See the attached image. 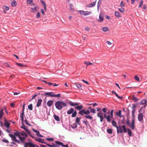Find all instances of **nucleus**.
Listing matches in <instances>:
<instances>
[{
	"instance_id": "nucleus-51",
	"label": "nucleus",
	"mask_w": 147,
	"mask_h": 147,
	"mask_svg": "<svg viewBox=\"0 0 147 147\" xmlns=\"http://www.w3.org/2000/svg\"><path fill=\"white\" fill-rule=\"evenodd\" d=\"M135 112V110L134 109H133L132 111V118H134V119L135 115H134V113Z\"/></svg>"
},
{
	"instance_id": "nucleus-14",
	"label": "nucleus",
	"mask_w": 147,
	"mask_h": 147,
	"mask_svg": "<svg viewBox=\"0 0 147 147\" xmlns=\"http://www.w3.org/2000/svg\"><path fill=\"white\" fill-rule=\"evenodd\" d=\"M68 103L71 106H78L80 104L79 103H78V102H71V101H70L68 102Z\"/></svg>"
},
{
	"instance_id": "nucleus-37",
	"label": "nucleus",
	"mask_w": 147,
	"mask_h": 147,
	"mask_svg": "<svg viewBox=\"0 0 147 147\" xmlns=\"http://www.w3.org/2000/svg\"><path fill=\"white\" fill-rule=\"evenodd\" d=\"M118 10L120 12L122 13L124 12L125 11L124 8L123 7L118 9Z\"/></svg>"
},
{
	"instance_id": "nucleus-15",
	"label": "nucleus",
	"mask_w": 147,
	"mask_h": 147,
	"mask_svg": "<svg viewBox=\"0 0 147 147\" xmlns=\"http://www.w3.org/2000/svg\"><path fill=\"white\" fill-rule=\"evenodd\" d=\"M55 143L57 145H61L63 147H69V146L67 145H63L62 143L59 142L55 141Z\"/></svg>"
},
{
	"instance_id": "nucleus-47",
	"label": "nucleus",
	"mask_w": 147,
	"mask_h": 147,
	"mask_svg": "<svg viewBox=\"0 0 147 147\" xmlns=\"http://www.w3.org/2000/svg\"><path fill=\"white\" fill-rule=\"evenodd\" d=\"M36 134L38 137H43V136H42L40 134V133H39V131H38V132H37V133H36Z\"/></svg>"
},
{
	"instance_id": "nucleus-43",
	"label": "nucleus",
	"mask_w": 147,
	"mask_h": 147,
	"mask_svg": "<svg viewBox=\"0 0 147 147\" xmlns=\"http://www.w3.org/2000/svg\"><path fill=\"white\" fill-rule=\"evenodd\" d=\"M28 109L30 110H32V104H30L28 106Z\"/></svg>"
},
{
	"instance_id": "nucleus-2",
	"label": "nucleus",
	"mask_w": 147,
	"mask_h": 147,
	"mask_svg": "<svg viewBox=\"0 0 147 147\" xmlns=\"http://www.w3.org/2000/svg\"><path fill=\"white\" fill-rule=\"evenodd\" d=\"M83 108V107L82 105L78 106L75 107V109L80 111L79 113L81 115H83L84 114L88 115L90 113V112L89 110L86 111L85 109L81 110Z\"/></svg>"
},
{
	"instance_id": "nucleus-40",
	"label": "nucleus",
	"mask_w": 147,
	"mask_h": 147,
	"mask_svg": "<svg viewBox=\"0 0 147 147\" xmlns=\"http://www.w3.org/2000/svg\"><path fill=\"white\" fill-rule=\"evenodd\" d=\"M77 112L76 111H74L73 113L71 115V116L72 117H75L77 115Z\"/></svg>"
},
{
	"instance_id": "nucleus-46",
	"label": "nucleus",
	"mask_w": 147,
	"mask_h": 147,
	"mask_svg": "<svg viewBox=\"0 0 147 147\" xmlns=\"http://www.w3.org/2000/svg\"><path fill=\"white\" fill-rule=\"evenodd\" d=\"M61 97V95L60 94H53V97Z\"/></svg>"
},
{
	"instance_id": "nucleus-1",
	"label": "nucleus",
	"mask_w": 147,
	"mask_h": 147,
	"mask_svg": "<svg viewBox=\"0 0 147 147\" xmlns=\"http://www.w3.org/2000/svg\"><path fill=\"white\" fill-rule=\"evenodd\" d=\"M67 102H64L62 101H58L55 103L56 108L59 110H61L63 108L67 106Z\"/></svg>"
},
{
	"instance_id": "nucleus-61",
	"label": "nucleus",
	"mask_w": 147,
	"mask_h": 147,
	"mask_svg": "<svg viewBox=\"0 0 147 147\" xmlns=\"http://www.w3.org/2000/svg\"><path fill=\"white\" fill-rule=\"evenodd\" d=\"M47 140L49 141H53V138H47Z\"/></svg>"
},
{
	"instance_id": "nucleus-13",
	"label": "nucleus",
	"mask_w": 147,
	"mask_h": 147,
	"mask_svg": "<svg viewBox=\"0 0 147 147\" xmlns=\"http://www.w3.org/2000/svg\"><path fill=\"white\" fill-rule=\"evenodd\" d=\"M104 117L105 118H106L107 121L109 122H110L111 121V119H110V116L109 115L108 116L107 115V114L106 113L104 114Z\"/></svg>"
},
{
	"instance_id": "nucleus-62",
	"label": "nucleus",
	"mask_w": 147,
	"mask_h": 147,
	"mask_svg": "<svg viewBox=\"0 0 147 147\" xmlns=\"http://www.w3.org/2000/svg\"><path fill=\"white\" fill-rule=\"evenodd\" d=\"M106 43L109 45H111L112 44V43H111L110 41H106Z\"/></svg>"
},
{
	"instance_id": "nucleus-9",
	"label": "nucleus",
	"mask_w": 147,
	"mask_h": 147,
	"mask_svg": "<svg viewBox=\"0 0 147 147\" xmlns=\"http://www.w3.org/2000/svg\"><path fill=\"white\" fill-rule=\"evenodd\" d=\"M134 122H135V119L134 118H133L132 120V123L131 125H129V126L132 129H134L135 127L134 125Z\"/></svg>"
},
{
	"instance_id": "nucleus-28",
	"label": "nucleus",
	"mask_w": 147,
	"mask_h": 147,
	"mask_svg": "<svg viewBox=\"0 0 147 147\" xmlns=\"http://www.w3.org/2000/svg\"><path fill=\"white\" fill-rule=\"evenodd\" d=\"M10 123L7 122H5V123L4 125V126L6 127L7 128H8L9 127V126L10 125Z\"/></svg>"
},
{
	"instance_id": "nucleus-19",
	"label": "nucleus",
	"mask_w": 147,
	"mask_h": 147,
	"mask_svg": "<svg viewBox=\"0 0 147 147\" xmlns=\"http://www.w3.org/2000/svg\"><path fill=\"white\" fill-rule=\"evenodd\" d=\"M74 111V109L72 108H71L67 111V113L68 114H70L72 113Z\"/></svg>"
},
{
	"instance_id": "nucleus-39",
	"label": "nucleus",
	"mask_w": 147,
	"mask_h": 147,
	"mask_svg": "<svg viewBox=\"0 0 147 147\" xmlns=\"http://www.w3.org/2000/svg\"><path fill=\"white\" fill-rule=\"evenodd\" d=\"M85 117L87 119H92V116L90 115H86L85 116Z\"/></svg>"
},
{
	"instance_id": "nucleus-23",
	"label": "nucleus",
	"mask_w": 147,
	"mask_h": 147,
	"mask_svg": "<svg viewBox=\"0 0 147 147\" xmlns=\"http://www.w3.org/2000/svg\"><path fill=\"white\" fill-rule=\"evenodd\" d=\"M115 16L117 17L120 18V17H121V14H120L118 12L115 11Z\"/></svg>"
},
{
	"instance_id": "nucleus-35",
	"label": "nucleus",
	"mask_w": 147,
	"mask_h": 147,
	"mask_svg": "<svg viewBox=\"0 0 147 147\" xmlns=\"http://www.w3.org/2000/svg\"><path fill=\"white\" fill-rule=\"evenodd\" d=\"M84 63L87 66H88V65H91L93 64L91 62H90L88 61L84 62Z\"/></svg>"
},
{
	"instance_id": "nucleus-63",
	"label": "nucleus",
	"mask_w": 147,
	"mask_h": 147,
	"mask_svg": "<svg viewBox=\"0 0 147 147\" xmlns=\"http://www.w3.org/2000/svg\"><path fill=\"white\" fill-rule=\"evenodd\" d=\"M142 4H143V1H142V0H141L140 4L139 5V7H142Z\"/></svg>"
},
{
	"instance_id": "nucleus-7",
	"label": "nucleus",
	"mask_w": 147,
	"mask_h": 147,
	"mask_svg": "<svg viewBox=\"0 0 147 147\" xmlns=\"http://www.w3.org/2000/svg\"><path fill=\"white\" fill-rule=\"evenodd\" d=\"M24 147H35L34 144L31 142H26L25 143Z\"/></svg>"
},
{
	"instance_id": "nucleus-16",
	"label": "nucleus",
	"mask_w": 147,
	"mask_h": 147,
	"mask_svg": "<svg viewBox=\"0 0 147 147\" xmlns=\"http://www.w3.org/2000/svg\"><path fill=\"white\" fill-rule=\"evenodd\" d=\"M69 7L70 10L71 12H73L75 11V9L74 8L73 5L71 3L69 4Z\"/></svg>"
},
{
	"instance_id": "nucleus-36",
	"label": "nucleus",
	"mask_w": 147,
	"mask_h": 147,
	"mask_svg": "<svg viewBox=\"0 0 147 147\" xmlns=\"http://www.w3.org/2000/svg\"><path fill=\"white\" fill-rule=\"evenodd\" d=\"M16 64L17 65L20 66L21 67H22L23 66L26 67V65L22 64L21 63H16Z\"/></svg>"
},
{
	"instance_id": "nucleus-18",
	"label": "nucleus",
	"mask_w": 147,
	"mask_h": 147,
	"mask_svg": "<svg viewBox=\"0 0 147 147\" xmlns=\"http://www.w3.org/2000/svg\"><path fill=\"white\" fill-rule=\"evenodd\" d=\"M38 7L37 6H35L34 7L31 8V12L32 13H35L37 11Z\"/></svg>"
},
{
	"instance_id": "nucleus-21",
	"label": "nucleus",
	"mask_w": 147,
	"mask_h": 147,
	"mask_svg": "<svg viewBox=\"0 0 147 147\" xmlns=\"http://www.w3.org/2000/svg\"><path fill=\"white\" fill-rule=\"evenodd\" d=\"M42 101V100L41 99H38V102L36 105V106L37 107H38L40 106Z\"/></svg>"
},
{
	"instance_id": "nucleus-44",
	"label": "nucleus",
	"mask_w": 147,
	"mask_h": 147,
	"mask_svg": "<svg viewBox=\"0 0 147 147\" xmlns=\"http://www.w3.org/2000/svg\"><path fill=\"white\" fill-rule=\"evenodd\" d=\"M121 110H119L118 112H117L116 113V114L117 115L119 116L120 117H121Z\"/></svg>"
},
{
	"instance_id": "nucleus-54",
	"label": "nucleus",
	"mask_w": 147,
	"mask_h": 147,
	"mask_svg": "<svg viewBox=\"0 0 147 147\" xmlns=\"http://www.w3.org/2000/svg\"><path fill=\"white\" fill-rule=\"evenodd\" d=\"M132 100H134L135 101H136L139 100V99L137 98L136 97H134L132 98Z\"/></svg>"
},
{
	"instance_id": "nucleus-17",
	"label": "nucleus",
	"mask_w": 147,
	"mask_h": 147,
	"mask_svg": "<svg viewBox=\"0 0 147 147\" xmlns=\"http://www.w3.org/2000/svg\"><path fill=\"white\" fill-rule=\"evenodd\" d=\"M53 103V100H50L48 101L47 102V105L48 106L51 107Z\"/></svg>"
},
{
	"instance_id": "nucleus-29",
	"label": "nucleus",
	"mask_w": 147,
	"mask_h": 147,
	"mask_svg": "<svg viewBox=\"0 0 147 147\" xmlns=\"http://www.w3.org/2000/svg\"><path fill=\"white\" fill-rule=\"evenodd\" d=\"M80 118L77 117L76 118V124H79V122L80 121Z\"/></svg>"
},
{
	"instance_id": "nucleus-8",
	"label": "nucleus",
	"mask_w": 147,
	"mask_h": 147,
	"mask_svg": "<svg viewBox=\"0 0 147 147\" xmlns=\"http://www.w3.org/2000/svg\"><path fill=\"white\" fill-rule=\"evenodd\" d=\"M102 113L100 111L99 113L97 114V116L100 117V121L102 122L103 121V117L102 115Z\"/></svg>"
},
{
	"instance_id": "nucleus-31",
	"label": "nucleus",
	"mask_w": 147,
	"mask_h": 147,
	"mask_svg": "<svg viewBox=\"0 0 147 147\" xmlns=\"http://www.w3.org/2000/svg\"><path fill=\"white\" fill-rule=\"evenodd\" d=\"M75 85H76V87L79 89H81V88L82 87L81 85L78 83H75Z\"/></svg>"
},
{
	"instance_id": "nucleus-64",
	"label": "nucleus",
	"mask_w": 147,
	"mask_h": 147,
	"mask_svg": "<svg viewBox=\"0 0 147 147\" xmlns=\"http://www.w3.org/2000/svg\"><path fill=\"white\" fill-rule=\"evenodd\" d=\"M82 81H83L84 83H85L87 84H89V83L87 81H86L85 80H82Z\"/></svg>"
},
{
	"instance_id": "nucleus-11",
	"label": "nucleus",
	"mask_w": 147,
	"mask_h": 147,
	"mask_svg": "<svg viewBox=\"0 0 147 147\" xmlns=\"http://www.w3.org/2000/svg\"><path fill=\"white\" fill-rule=\"evenodd\" d=\"M138 119L140 121H143V115L142 113H140L138 115Z\"/></svg>"
},
{
	"instance_id": "nucleus-52",
	"label": "nucleus",
	"mask_w": 147,
	"mask_h": 147,
	"mask_svg": "<svg viewBox=\"0 0 147 147\" xmlns=\"http://www.w3.org/2000/svg\"><path fill=\"white\" fill-rule=\"evenodd\" d=\"M115 95L119 98V99H120L121 100H122L123 99V96H119L117 94H115Z\"/></svg>"
},
{
	"instance_id": "nucleus-26",
	"label": "nucleus",
	"mask_w": 147,
	"mask_h": 147,
	"mask_svg": "<svg viewBox=\"0 0 147 147\" xmlns=\"http://www.w3.org/2000/svg\"><path fill=\"white\" fill-rule=\"evenodd\" d=\"M54 117L56 121H60L59 117L58 116L54 115Z\"/></svg>"
},
{
	"instance_id": "nucleus-34",
	"label": "nucleus",
	"mask_w": 147,
	"mask_h": 147,
	"mask_svg": "<svg viewBox=\"0 0 147 147\" xmlns=\"http://www.w3.org/2000/svg\"><path fill=\"white\" fill-rule=\"evenodd\" d=\"M102 31L104 32L108 31L109 30V28L107 27H104L102 28Z\"/></svg>"
},
{
	"instance_id": "nucleus-20",
	"label": "nucleus",
	"mask_w": 147,
	"mask_h": 147,
	"mask_svg": "<svg viewBox=\"0 0 147 147\" xmlns=\"http://www.w3.org/2000/svg\"><path fill=\"white\" fill-rule=\"evenodd\" d=\"M53 92H46L44 94V95L46 96L49 95V96H53V94H52Z\"/></svg>"
},
{
	"instance_id": "nucleus-55",
	"label": "nucleus",
	"mask_w": 147,
	"mask_h": 147,
	"mask_svg": "<svg viewBox=\"0 0 147 147\" xmlns=\"http://www.w3.org/2000/svg\"><path fill=\"white\" fill-rule=\"evenodd\" d=\"M120 5L121 7H124L125 6V4L122 1H121L120 4Z\"/></svg>"
},
{
	"instance_id": "nucleus-41",
	"label": "nucleus",
	"mask_w": 147,
	"mask_h": 147,
	"mask_svg": "<svg viewBox=\"0 0 147 147\" xmlns=\"http://www.w3.org/2000/svg\"><path fill=\"white\" fill-rule=\"evenodd\" d=\"M127 130H128V134L129 135V136H131V134H132V132L129 129H127Z\"/></svg>"
},
{
	"instance_id": "nucleus-48",
	"label": "nucleus",
	"mask_w": 147,
	"mask_h": 147,
	"mask_svg": "<svg viewBox=\"0 0 147 147\" xmlns=\"http://www.w3.org/2000/svg\"><path fill=\"white\" fill-rule=\"evenodd\" d=\"M90 111L93 113H96V109H91Z\"/></svg>"
},
{
	"instance_id": "nucleus-33",
	"label": "nucleus",
	"mask_w": 147,
	"mask_h": 147,
	"mask_svg": "<svg viewBox=\"0 0 147 147\" xmlns=\"http://www.w3.org/2000/svg\"><path fill=\"white\" fill-rule=\"evenodd\" d=\"M48 84L49 86L53 85L54 86H58L57 84L55 83H52L51 82L48 83Z\"/></svg>"
},
{
	"instance_id": "nucleus-49",
	"label": "nucleus",
	"mask_w": 147,
	"mask_h": 147,
	"mask_svg": "<svg viewBox=\"0 0 147 147\" xmlns=\"http://www.w3.org/2000/svg\"><path fill=\"white\" fill-rule=\"evenodd\" d=\"M35 140L36 141L38 142H42V140L41 139H39L38 138H36L35 139Z\"/></svg>"
},
{
	"instance_id": "nucleus-50",
	"label": "nucleus",
	"mask_w": 147,
	"mask_h": 147,
	"mask_svg": "<svg viewBox=\"0 0 147 147\" xmlns=\"http://www.w3.org/2000/svg\"><path fill=\"white\" fill-rule=\"evenodd\" d=\"M27 3V4H30L31 3L33 2L32 0H26Z\"/></svg>"
},
{
	"instance_id": "nucleus-4",
	"label": "nucleus",
	"mask_w": 147,
	"mask_h": 147,
	"mask_svg": "<svg viewBox=\"0 0 147 147\" xmlns=\"http://www.w3.org/2000/svg\"><path fill=\"white\" fill-rule=\"evenodd\" d=\"M28 135L24 132L22 131L20 132V137L19 139L20 140V142L24 143V141L25 139L28 137Z\"/></svg>"
},
{
	"instance_id": "nucleus-12",
	"label": "nucleus",
	"mask_w": 147,
	"mask_h": 147,
	"mask_svg": "<svg viewBox=\"0 0 147 147\" xmlns=\"http://www.w3.org/2000/svg\"><path fill=\"white\" fill-rule=\"evenodd\" d=\"M96 1H94V2H93V3H91L89 4H88L87 5H86V6L87 7H92L94 6L95 5L96 3Z\"/></svg>"
},
{
	"instance_id": "nucleus-30",
	"label": "nucleus",
	"mask_w": 147,
	"mask_h": 147,
	"mask_svg": "<svg viewBox=\"0 0 147 147\" xmlns=\"http://www.w3.org/2000/svg\"><path fill=\"white\" fill-rule=\"evenodd\" d=\"M27 133L30 137L32 138H34V134L30 132L29 131L28 132H27Z\"/></svg>"
},
{
	"instance_id": "nucleus-45",
	"label": "nucleus",
	"mask_w": 147,
	"mask_h": 147,
	"mask_svg": "<svg viewBox=\"0 0 147 147\" xmlns=\"http://www.w3.org/2000/svg\"><path fill=\"white\" fill-rule=\"evenodd\" d=\"M107 132L109 134H111L112 132V130L111 129H109L107 130Z\"/></svg>"
},
{
	"instance_id": "nucleus-57",
	"label": "nucleus",
	"mask_w": 147,
	"mask_h": 147,
	"mask_svg": "<svg viewBox=\"0 0 147 147\" xmlns=\"http://www.w3.org/2000/svg\"><path fill=\"white\" fill-rule=\"evenodd\" d=\"M4 65L7 67H10V65L7 63H5L4 64Z\"/></svg>"
},
{
	"instance_id": "nucleus-42",
	"label": "nucleus",
	"mask_w": 147,
	"mask_h": 147,
	"mask_svg": "<svg viewBox=\"0 0 147 147\" xmlns=\"http://www.w3.org/2000/svg\"><path fill=\"white\" fill-rule=\"evenodd\" d=\"M11 5L12 6L15 7L17 5V3L16 1H14L11 3Z\"/></svg>"
},
{
	"instance_id": "nucleus-5",
	"label": "nucleus",
	"mask_w": 147,
	"mask_h": 147,
	"mask_svg": "<svg viewBox=\"0 0 147 147\" xmlns=\"http://www.w3.org/2000/svg\"><path fill=\"white\" fill-rule=\"evenodd\" d=\"M78 12L82 15L88 16L92 13V12L90 11H84L83 10H79Z\"/></svg>"
},
{
	"instance_id": "nucleus-53",
	"label": "nucleus",
	"mask_w": 147,
	"mask_h": 147,
	"mask_svg": "<svg viewBox=\"0 0 147 147\" xmlns=\"http://www.w3.org/2000/svg\"><path fill=\"white\" fill-rule=\"evenodd\" d=\"M102 110L105 113L107 112V109L106 108H104L102 109Z\"/></svg>"
},
{
	"instance_id": "nucleus-56",
	"label": "nucleus",
	"mask_w": 147,
	"mask_h": 147,
	"mask_svg": "<svg viewBox=\"0 0 147 147\" xmlns=\"http://www.w3.org/2000/svg\"><path fill=\"white\" fill-rule=\"evenodd\" d=\"M135 79L136 80L139 81H140V78L137 76H135L134 77Z\"/></svg>"
},
{
	"instance_id": "nucleus-38",
	"label": "nucleus",
	"mask_w": 147,
	"mask_h": 147,
	"mask_svg": "<svg viewBox=\"0 0 147 147\" xmlns=\"http://www.w3.org/2000/svg\"><path fill=\"white\" fill-rule=\"evenodd\" d=\"M3 8L5 10H6V11H7V10H9V8L7 6H5V5H4L3 6Z\"/></svg>"
},
{
	"instance_id": "nucleus-59",
	"label": "nucleus",
	"mask_w": 147,
	"mask_h": 147,
	"mask_svg": "<svg viewBox=\"0 0 147 147\" xmlns=\"http://www.w3.org/2000/svg\"><path fill=\"white\" fill-rule=\"evenodd\" d=\"M2 141H3V142H5V143H8L9 142L7 140H3Z\"/></svg>"
},
{
	"instance_id": "nucleus-27",
	"label": "nucleus",
	"mask_w": 147,
	"mask_h": 147,
	"mask_svg": "<svg viewBox=\"0 0 147 147\" xmlns=\"http://www.w3.org/2000/svg\"><path fill=\"white\" fill-rule=\"evenodd\" d=\"M112 123L113 126L116 127L117 128V127H118V126H117V124L116 122L114 120L112 121Z\"/></svg>"
},
{
	"instance_id": "nucleus-60",
	"label": "nucleus",
	"mask_w": 147,
	"mask_h": 147,
	"mask_svg": "<svg viewBox=\"0 0 147 147\" xmlns=\"http://www.w3.org/2000/svg\"><path fill=\"white\" fill-rule=\"evenodd\" d=\"M24 110H22V112L21 113V115H20V117H24Z\"/></svg>"
},
{
	"instance_id": "nucleus-6",
	"label": "nucleus",
	"mask_w": 147,
	"mask_h": 147,
	"mask_svg": "<svg viewBox=\"0 0 147 147\" xmlns=\"http://www.w3.org/2000/svg\"><path fill=\"white\" fill-rule=\"evenodd\" d=\"M9 136L11 138V140L13 141L16 142L18 144H20V141L16 139V137L14 135H13L12 134H9Z\"/></svg>"
},
{
	"instance_id": "nucleus-24",
	"label": "nucleus",
	"mask_w": 147,
	"mask_h": 147,
	"mask_svg": "<svg viewBox=\"0 0 147 147\" xmlns=\"http://www.w3.org/2000/svg\"><path fill=\"white\" fill-rule=\"evenodd\" d=\"M3 114V109H1L0 110V119H2Z\"/></svg>"
},
{
	"instance_id": "nucleus-58",
	"label": "nucleus",
	"mask_w": 147,
	"mask_h": 147,
	"mask_svg": "<svg viewBox=\"0 0 147 147\" xmlns=\"http://www.w3.org/2000/svg\"><path fill=\"white\" fill-rule=\"evenodd\" d=\"M40 17V13L38 11H37V13L36 15V17L39 18Z\"/></svg>"
},
{
	"instance_id": "nucleus-25",
	"label": "nucleus",
	"mask_w": 147,
	"mask_h": 147,
	"mask_svg": "<svg viewBox=\"0 0 147 147\" xmlns=\"http://www.w3.org/2000/svg\"><path fill=\"white\" fill-rule=\"evenodd\" d=\"M22 125L23 126L21 127V128L26 130V132H28L29 130L27 128L25 125H24L23 123Z\"/></svg>"
},
{
	"instance_id": "nucleus-32",
	"label": "nucleus",
	"mask_w": 147,
	"mask_h": 147,
	"mask_svg": "<svg viewBox=\"0 0 147 147\" xmlns=\"http://www.w3.org/2000/svg\"><path fill=\"white\" fill-rule=\"evenodd\" d=\"M99 19L98 20V21H102L103 20V16L101 14H100L99 15Z\"/></svg>"
},
{
	"instance_id": "nucleus-3",
	"label": "nucleus",
	"mask_w": 147,
	"mask_h": 147,
	"mask_svg": "<svg viewBox=\"0 0 147 147\" xmlns=\"http://www.w3.org/2000/svg\"><path fill=\"white\" fill-rule=\"evenodd\" d=\"M117 131L118 134L119 132L122 133L123 132L126 133L127 132V129L125 125H119L118 127H117Z\"/></svg>"
},
{
	"instance_id": "nucleus-22",
	"label": "nucleus",
	"mask_w": 147,
	"mask_h": 147,
	"mask_svg": "<svg viewBox=\"0 0 147 147\" xmlns=\"http://www.w3.org/2000/svg\"><path fill=\"white\" fill-rule=\"evenodd\" d=\"M14 135L16 137H18L19 138L20 137V132L19 131H17L16 132L14 133Z\"/></svg>"
},
{
	"instance_id": "nucleus-10",
	"label": "nucleus",
	"mask_w": 147,
	"mask_h": 147,
	"mask_svg": "<svg viewBox=\"0 0 147 147\" xmlns=\"http://www.w3.org/2000/svg\"><path fill=\"white\" fill-rule=\"evenodd\" d=\"M147 100L146 99H143L140 102V104L141 105H145L144 107H146L147 105Z\"/></svg>"
}]
</instances>
